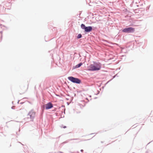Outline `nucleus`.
<instances>
[{
    "mask_svg": "<svg viewBox=\"0 0 153 153\" xmlns=\"http://www.w3.org/2000/svg\"><path fill=\"white\" fill-rule=\"evenodd\" d=\"M101 68V64L100 63H95L94 65H91L89 67L88 70L96 71L99 70Z\"/></svg>",
    "mask_w": 153,
    "mask_h": 153,
    "instance_id": "obj_1",
    "label": "nucleus"
},
{
    "mask_svg": "<svg viewBox=\"0 0 153 153\" xmlns=\"http://www.w3.org/2000/svg\"><path fill=\"white\" fill-rule=\"evenodd\" d=\"M35 112L33 111H30L27 115V118H30V121H33V119L35 117Z\"/></svg>",
    "mask_w": 153,
    "mask_h": 153,
    "instance_id": "obj_2",
    "label": "nucleus"
},
{
    "mask_svg": "<svg viewBox=\"0 0 153 153\" xmlns=\"http://www.w3.org/2000/svg\"><path fill=\"white\" fill-rule=\"evenodd\" d=\"M68 79L71 82L76 83H80L81 81L79 79L74 77L72 76H69L68 77Z\"/></svg>",
    "mask_w": 153,
    "mask_h": 153,
    "instance_id": "obj_3",
    "label": "nucleus"
},
{
    "mask_svg": "<svg viewBox=\"0 0 153 153\" xmlns=\"http://www.w3.org/2000/svg\"><path fill=\"white\" fill-rule=\"evenodd\" d=\"M134 28L130 27L123 29V30L122 31L125 33H130L134 32Z\"/></svg>",
    "mask_w": 153,
    "mask_h": 153,
    "instance_id": "obj_4",
    "label": "nucleus"
},
{
    "mask_svg": "<svg viewBox=\"0 0 153 153\" xmlns=\"http://www.w3.org/2000/svg\"><path fill=\"white\" fill-rule=\"evenodd\" d=\"M45 108L46 109H49L53 107V105L51 102H49L45 105Z\"/></svg>",
    "mask_w": 153,
    "mask_h": 153,
    "instance_id": "obj_5",
    "label": "nucleus"
},
{
    "mask_svg": "<svg viewBox=\"0 0 153 153\" xmlns=\"http://www.w3.org/2000/svg\"><path fill=\"white\" fill-rule=\"evenodd\" d=\"M92 30V27L91 26L86 27L85 28V31L86 32H89Z\"/></svg>",
    "mask_w": 153,
    "mask_h": 153,
    "instance_id": "obj_6",
    "label": "nucleus"
},
{
    "mask_svg": "<svg viewBox=\"0 0 153 153\" xmlns=\"http://www.w3.org/2000/svg\"><path fill=\"white\" fill-rule=\"evenodd\" d=\"M81 27L82 29H84V30H85V28L86 27H85V25L83 24H82L81 25Z\"/></svg>",
    "mask_w": 153,
    "mask_h": 153,
    "instance_id": "obj_7",
    "label": "nucleus"
},
{
    "mask_svg": "<svg viewBox=\"0 0 153 153\" xmlns=\"http://www.w3.org/2000/svg\"><path fill=\"white\" fill-rule=\"evenodd\" d=\"M82 65V63H80L79 64L76 65V68H79L80 66H81Z\"/></svg>",
    "mask_w": 153,
    "mask_h": 153,
    "instance_id": "obj_8",
    "label": "nucleus"
},
{
    "mask_svg": "<svg viewBox=\"0 0 153 153\" xmlns=\"http://www.w3.org/2000/svg\"><path fill=\"white\" fill-rule=\"evenodd\" d=\"M82 37V35L80 34H79L78 35L77 38L78 39H79V38H81Z\"/></svg>",
    "mask_w": 153,
    "mask_h": 153,
    "instance_id": "obj_9",
    "label": "nucleus"
},
{
    "mask_svg": "<svg viewBox=\"0 0 153 153\" xmlns=\"http://www.w3.org/2000/svg\"><path fill=\"white\" fill-rule=\"evenodd\" d=\"M61 128H66V127L65 126H63V125H62V126H61Z\"/></svg>",
    "mask_w": 153,
    "mask_h": 153,
    "instance_id": "obj_10",
    "label": "nucleus"
},
{
    "mask_svg": "<svg viewBox=\"0 0 153 153\" xmlns=\"http://www.w3.org/2000/svg\"><path fill=\"white\" fill-rule=\"evenodd\" d=\"M81 151L82 152H83V150H82V149H81Z\"/></svg>",
    "mask_w": 153,
    "mask_h": 153,
    "instance_id": "obj_11",
    "label": "nucleus"
}]
</instances>
